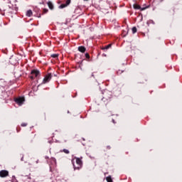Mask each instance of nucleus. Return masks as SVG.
I'll use <instances>...</instances> for the list:
<instances>
[{
	"mask_svg": "<svg viewBox=\"0 0 182 182\" xmlns=\"http://www.w3.org/2000/svg\"><path fill=\"white\" fill-rule=\"evenodd\" d=\"M112 97H113V95L112 92L109 90H105L103 92V97L102 100H103L105 102L109 103V102L112 101Z\"/></svg>",
	"mask_w": 182,
	"mask_h": 182,
	"instance_id": "1",
	"label": "nucleus"
},
{
	"mask_svg": "<svg viewBox=\"0 0 182 182\" xmlns=\"http://www.w3.org/2000/svg\"><path fill=\"white\" fill-rule=\"evenodd\" d=\"M75 161L77 166H75V164H73L74 169L80 170V168H82V166H83V162L82 161V159H80V158H75Z\"/></svg>",
	"mask_w": 182,
	"mask_h": 182,
	"instance_id": "2",
	"label": "nucleus"
},
{
	"mask_svg": "<svg viewBox=\"0 0 182 182\" xmlns=\"http://www.w3.org/2000/svg\"><path fill=\"white\" fill-rule=\"evenodd\" d=\"M31 75H32L30 76V79L33 80L35 77H38V76L41 75V72H39V70H32L31 72Z\"/></svg>",
	"mask_w": 182,
	"mask_h": 182,
	"instance_id": "3",
	"label": "nucleus"
},
{
	"mask_svg": "<svg viewBox=\"0 0 182 182\" xmlns=\"http://www.w3.org/2000/svg\"><path fill=\"white\" fill-rule=\"evenodd\" d=\"M50 79H52V73H48L47 75H46L43 80V85L49 83V82H50Z\"/></svg>",
	"mask_w": 182,
	"mask_h": 182,
	"instance_id": "4",
	"label": "nucleus"
},
{
	"mask_svg": "<svg viewBox=\"0 0 182 182\" xmlns=\"http://www.w3.org/2000/svg\"><path fill=\"white\" fill-rule=\"evenodd\" d=\"M14 102L18 105L22 106L23 105V102H25V97H18L14 100Z\"/></svg>",
	"mask_w": 182,
	"mask_h": 182,
	"instance_id": "5",
	"label": "nucleus"
},
{
	"mask_svg": "<svg viewBox=\"0 0 182 182\" xmlns=\"http://www.w3.org/2000/svg\"><path fill=\"white\" fill-rule=\"evenodd\" d=\"M8 176H9V172L8 171L6 170L0 171V177H1L2 178L5 177H8Z\"/></svg>",
	"mask_w": 182,
	"mask_h": 182,
	"instance_id": "6",
	"label": "nucleus"
},
{
	"mask_svg": "<svg viewBox=\"0 0 182 182\" xmlns=\"http://www.w3.org/2000/svg\"><path fill=\"white\" fill-rule=\"evenodd\" d=\"M133 8H134V9H140V11H144V9H147V8H149V6L141 8V7L140 6V5L134 4V5H133Z\"/></svg>",
	"mask_w": 182,
	"mask_h": 182,
	"instance_id": "7",
	"label": "nucleus"
},
{
	"mask_svg": "<svg viewBox=\"0 0 182 182\" xmlns=\"http://www.w3.org/2000/svg\"><path fill=\"white\" fill-rule=\"evenodd\" d=\"M79 52H81V53H85L86 52V48L83 46H80L78 47Z\"/></svg>",
	"mask_w": 182,
	"mask_h": 182,
	"instance_id": "8",
	"label": "nucleus"
},
{
	"mask_svg": "<svg viewBox=\"0 0 182 182\" xmlns=\"http://www.w3.org/2000/svg\"><path fill=\"white\" fill-rule=\"evenodd\" d=\"M110 48H112V44H108L107 46L102 47V50H107V49H110Z\"/></svg>",
	"mask_w": 182,
	"mask_h": 182,
	"instance_id": "9",
	"label": "nucleus"
},
{
	"mask_svg": "<svg viewBox=\"0 0 182 182\" xmlns=\"http://www.w3.org/2000/svg\"><path fill=\"white\" fill-rule=\"evenodd\" d=\"M32 10H28L26 11V16L31 17L33 15Z\"/></svg>",
	"mask_w": 182,
	"mask_h": 182,
	"instance_id": "10",
	"label": "nucleus"
},
{
	"mask_svg": "<svg viewBox=\"0 0 182 182\" xmlns=\"http://www.w3.org/2000/svg\"><path fill=\"white\" fill-rule=\"evenodd\" d=\"M48 8L50 9H53V4H52V2H50V1H48Z\"/></svg>",
	"mask_w": 182,
	"mask_h": 182,
	"instance_id": "11",
	"label": "nucleus"
},
{
	"mask_svg": "<svg viewBox=\"0 0 182 182\" xmlns=\"http://www.w3.org/2000/svg\"><path fill=\"white\" fill-rule=\"evenodd\" d=\"M107 182H113V179H112V176H109L106 178Z\"/></svg>",
	"mask_w": 182,
	"mask_h": 182,
	"instance_id": "12",
	"label": "nucleus"
},
{
	"mask_svg": "<svg viewBox=\"0 0 182 182\" xmlns=\"http://www.w3.org/2000/svg\"><path fill=\"white\" fill-rule=\"evenodd\" d=\"M66 6H68L65 4H63L61 5H60L59 8L60 9H63V8H66Z\"/></svg>",
	"mask_w": 182,
	"mask_h": 182,
	"instance_id": "13",
	"label": "nucleus"
},
{
	"mask_svg": "<svg viewBox=\"0 0 182 182\" xmlns=\"http://www.w3.org/2000/svg\"><path fill=\"white\" fill-rule=\"evenodd\" d=\"M59 57V54H52L51 58H53L54 59H56V58Z\"/></svg>",
	"mask_w": 182,
	"mask_h": 182,
	"instance_id": "14",
	"label": "nucleus"
},
{
	"mask_svg": "<svg viewBox=\"0 0 182 182\" xmlns=\"http://www.w3.org/2000/svg\"><path fill=\"white\" fill-rule=\"evenodd\" d=\"M123 72H124V70H119L117 72V74L118 75H122V73H123Z\"/></svg>",
	"mask_w": 182,
	"mask_h": 182,
	"instance_id": "15",
	"label": "nucleus"
},
{
	"mask_svg": "<svg viewBox=\"0 0 182 182\" xmlns=\"http://www.w3.org/2000/svg\"><path fill=\"white\" fill-rule=\"evenodd\" d=\"M48 12H49V10L47 9H43L42 14L44 15V14H48Z\"/></svg>",
	"mask_w": 182,
	"mask_h": 182,
	"instance_id": "16",
	"label": "nucleus"
},
{
	"mask_svg": "<svg viewBox=\"0 0 182 182\" xmlns=\"http://www.w3.org/2000/svg\"><path fill=\"white\" fill-rule=\"evenodd\" d=\"M136 32H137V28L133 27L132 28V33H136Z\"/></svg>",
	"mask_w": 182,
	"mask_h": 182,
	"instance_id": "17",
	"label": "nucleus"
},
{
	"mask_svg": "<svg viewBox=\"0 0 182 182\" xmlns=\"http://www.w3.org/2000/svg\"><path fill=\"white\" fill-rule=\"evenodd\" d=\"M63 153H65V154H69V153H70L69 150L65 149H64L63 150Z\"/></svg>",
	"mask_w": 182,
	"mask_h": 182,
	"instance_id": "18",
	"label": "nucleus"
},
{
	"mask_svg": "<svg viewBox=\"0 0 182 182\" xmlns=\"http://www.w3.org/2000/svg\"><path fill=\"white\" fill-rule=\"evenodd\" d=\"M127 36V32L125 31H122V36L124 38V37Z\"/></svg>",
	"mask_w": 182,
	"mask_h": 182,
	"instance_id": "19",
	"label": "nucleus"
},
{
	"mask_svg": "<svg viewBox=\"0 0 182 182\" xmlns=\"http://www.w3.org/2000/svg\"><path fill=\"white\" fill-rule=\"evenodd\" d=\"M70 1H71V0H66L65 4H66L67 6H68V5H70Z\"/></svg>",
	"mask_w": 182,
	"mask_h": 182,
	"instance_id": "20",
	"label": "nucleus"
},
{
	"mask_svg": "<svg viewBox=\"0 0 182 182\" xmlns=\"http://www.w3.org/2000/svg\"><path fill=\"white\" fill-rule=\"evenodd\" d=\"M85 58H87V59H90V55H89V53H85Z\"/></svg>",
	"mask_w": 182,
	"mask_h": 182,
	"instance_id": "21",
	"label": "nucleus"
},
{
	"mask_svg": "<svg viewBox=\"0 0 182 182\" xmlns=\"http://www.w3.org/2000/svg\"><path fill=\"white\" fill-rule=\"evenodd\" d=\"M28 126V124L27 123H22L21 124V127H26Z\"/></svg>",
	"mask_w": 182,
	"mask_h": 182,
	"instance_id": "22",
	"label": "nucleus"
},
{
	"mask_svg": "<svg viewBox=\"0 0 182 182\" xmlns=\"http://www.w3.org/2000/svg\"><path fill=\"white\" fill-rule=\"evenodd\" d=\"M110 149H112L110 146H107V150H110Z\"/></svg>",
	"mask_w": 182,
	"mask_h": 182,
	"instance_id": "23",
	"label": "nucleus"
},
{
	"mask_svg": "<svg viewBox=\"0 0 182 182\" xmlns=\"http://www.w3.org/2000/svg\"><path fill=\"white\" fill-rule=\"evenodd\" d=\"M148 22H149L150 23H154V21H152V20H151V21H148Z\"/></svg>",
	"mask_w": 182,
	"mask_h": 182,
	"instance_id": "24",
	"label": "nucleus"
},
{
	"mask_svg": "<svg viewBox=\"0 0 182 182\" xmlns=\"http://www.w3.org/2000/svg\"><path fill=\"white\" fill-rule=\"evenodd\" d=\"M112 122L114 123V124H116V121H114V119H112Z\"/></svg>",
	"mask_w": 182,
	"mask_h": 182,
	"instance_id": "25",
	"label": "nucleus"
},
{
	"mask_svg": "<svg viewBox=\"0 0 182 182\" xmlns=\"http://www.w3.org/2000/svg\"><path fill=\"white\" fill-rule=\"evenodd\" d=\"M38 18H41V14H38Z\"/></svg>",
	"mask_w": 182,
	"mask_h": 182,
	"instance_id": "26",
	"label": "nucleus"
},
{
	"mask_svg": "<svg viewBox=\"0 0 182 182\" xmlns=\"http://www.w3.org/2000/svg\"><path fill=\"white\" fill-rule=\"evenodd\" d=\"M21 161H23V157L21 158Z\"/></svg>",
	"mask_w": 182,
	"mask_h": 182,
	"instance_id": "27",
	"label": "nucleus"
},
{
	"mask_svg": "<svg viewBox=\"0 0 182 182\" xmlns=\"http://www.w3.org/2000/svg\"><path fill=\"white\" fill-rule=\"evenodd\" d=\"M92 77H95V75L92 74Z\"/></svg>",
	"mask_w": 182,
	"mask_h": 182,
	"instance_id": "28",
	"label": "nucleus"
}]
</instances>
